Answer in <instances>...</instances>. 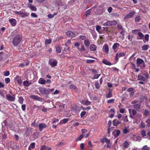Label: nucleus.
Segmentation results:
<instances>
[{
  "label": "nucleus",
  "mask_w": 150,
  "mask_h": 150,
  "mask_svg": "<svg viewBox=\"0 0 150 150\" xmlns=\"http://www.w3.org/2000/svg\"><path fill=\"white\" fill-rule=\"evenodd\" d=\"M21 41V38L19 35H16L13 40V44L14 46L18 45Z\"/></svg>",
  "instance_id": "obj_1"
},
{
  "label": "nucleus",
  "mask_w": 150,
  "mask_h": 150,
  "mask_svg": "<svg viewBox=\"0 0 150 150\" xmlns=\"http://www.w3.org/2000/svg\"><path fill=\"white\" fill-rule=\"evenodd\" d=\"M48 63L52 67H55L57 64V62L56 60L52 59H49Z\"/></svg>",
  "instance_id": "obj_2"
},
{
  "label": "nucleus",
  "mask_w": 150,
  "mask_h": 150,
  "mask_svg": "<svg viewBox=\"0 0 150 150\" xmlns=\"http://www.w3.org/2000/svg\"><path fill=\"white\" fill-rule=\"evenodd\" d=\"M15 13L20 15L21 17L23 18L27 17L29 15V13L26 12H23L21 11H16L15 12Z\"/></svg>",
  "instance_id": "obj_3"
},
{
  "label": "nucleus",
  "mask_w": 150,
  "mask_h": 150,
  "mask_svg": "<svg viewBox=\"0 0 150 150\" xmlns=\"http://www.w3.org/2000/svg\"><path fill=\"white\" fill-rule=\"evenodd\" d=\"M39 92L42 94L46 95L49 93V91L45 88L40 87L39 88Z\"/></svg>",
  "instance_id": "obj_4"
},
{
  "label": "nucleus",
  "mask_w": 150,
  "mask_h": 150,
  "mask_svg": "<svg viewBox=\"0 0 150 150\" xmlns=\"http://www.w3.org/2000/svg\"><path fill=\"white\" fill-rule=\"evenodd\" d=\"M137 63L138 65L143 63V66L142 67H140L141 68H143L145 67L146 66L144 64V60L141 59L137 58Z\"/></svg>",
  "instance_id": "obj_5"
},
{
  "label": "nucleus",
  "mask_w": 150,
  "mask_h": 150,
  "mask_svg": "<svg viewBox=\"0 0 150 150\" xmlns=\"http://www.w3.org/2000/svg\"><path fill=\"white\" fill-rule=\"evenodd\" d=\"M6 97L7 99L10 101L13 102L15 100V98L14 95L11 96L9 94H7Z\"/></svg>",
  "instance_id": "obj_6"
},
{
  "label": "nucleus",
  "mask_w": 150,
  "mask_h": 150,
  "mask_svg": "<svg viewBox=\"0 0 150 150\" xmlns=\"http://www.w3.org/2000/svg\"><path fill=\"white\" fill-rule=\"evenodd\" d=\"M9 150H14L16 147L15 144L13 142H11L8 145Z\"/></svg>",
  "instance_id": "obj_7"
},
{
  "label": "nucleus",
  "mask_w": 150,
  "mask_h": 150,
  "mask_svg": "<svg viewBox=\"0 0 150 150\" xmlns=\"http://www.w3.org/2000/svg\"><path fill=\"white\" fill-rule=\"evenodd\" d=\"M66 35L68 37L73 38L75 37V34L71 31H68L66 33Z\"/></svg>",
  "instance_id": "obj_8"
},
{
  "label": "nucleus",
  "mask_w": 150,
  "mask_h": 150,
  "mask_svg": "<svg viewBox=\"0 0 150 150\" xmlns=\"http://www.w3.org/2000/svg\"><path fill=\"white\" fill-rule=\"evenodd\" d=\"M9 21L13 26H15L16 24V21L15 19L12 18L10 19Z\"/></svg>",
  "instance_id": "obj_9"
},
{
  "label": "nucleus",
  "mask_w": 150,
  "mask_h": 150,
  "mask_svg": "<svg viewBox=\"0 0 150 150\" xmlns=\"http://www.w3.org/2000/svg\"><path fill=\"white\" fill-rule=\"evenodd\" d=\"M132 139L134 141H140L141 139V137L138 135H134L132 137Z\"/></svg>",
  "instance_id": "obj_10"
},
{
  "label": "nucleus",
  "mask_w": 150,
  "mask_h": 150,
  "mask_svg": "<svg viewBox=\"0 0 150 150\" xmlns=\"http://www.w3.org/2000/svg\"><path fill=\"white\" fill-rule=\"evenodd\" d=\"M39 130L41 131L42 129L46 128L47 126L46 124L43 123H41L40 124L38 125Z\"/></svg>",
  "instance_id": "obj_11"
},
{
  "label": "nucleus",
  "mask_w": 150,
  "mask_h": 150,
  "mask_svg": "<svg viewBox=\"0 0 150 150\" xmlns=\"http://www.w3.org/2000/svg\"><path fill=\"white\" fill-rule=\"evenodd\" d=\"M103 50L106 53H108L109 51L108 45L107 44L104 45L103 47Z\"/></svg>",
  "instance_id": "obj_12"
},
{
  "label": "nucleus",
  "mask_w": 150,
  "mask_h": 150,
  "mask_svg": "<svg viewBox=\"0 0 150 150\" xmlns=\"http://www.w3.org/2000/svg\"><path fill=\"white\" fill-rule=\"evenodd\" d=\"M134 14V12H130L128 14L126 15L124 17V18L126 19L132 17Z\"/></svg>",
  "instance_id": "obj_13"
},
{
  "label": "nucleus",
  "mask_w": 150,
  "mask_h": 150,
  "mask_svg": "<svg viewBox=\"0 0 150 150\" xmlns=\"http://www.w3.org/2000/svg\"><path fill=\"white\" fill-rule=\"evenodd\" d=\"M30 97L32 99L34 100H36L38 101H41V99L38 96H35V95H31L30 96Z\"/></svg>",
  "instance_id": "obj_14"
},
{
  "label": "nucleus",
  "mask_w": 150,
  "mask_h": 150,
  "mask_svg": "<svg viewBox=\"0 0 150 150\" xmlns=\"http://www.w3.org/2000/svg\"><path fill=\"white\" fill-rule=\"evenodd\" d=\"M120 133V130H114L113 132V134L115 138L118 136Z\"/></svg>",
  "instance_id": "obj_15"
},
{
  "label": "nucleus",
  "mask_w": 150,
  "mask_h": 150,
  "mask_svg": "<svg viewBox=\"0 0 150 150\" xmlns=\"http://www.w3.org/2000/svg\"><path fill=\"white\" fill-rule=\"evenodd\" d=\"M134 108L137 111L139 110L141 108V105L140 103H137L134 105Z\"/></svg>",
  "instance_id": "obj_16"
},
{
  "label": "nucleus",
  "mask_w": 150,
  "mask_h": 150,
  "mask_svg": "<svg viewBox=\"0 0 150 150\" xmlns=\"http://www.w3.org/2000/svg\"><path fill=\"white\" fill-rule=\"evenodd\" d=\"M102 62L106 65L110 66L112 65L110 62L105 59H103Z\"/></svg>",
  "instance_id": "obj_17"
},
{
  "label": "nucleus",
  "mask_w": 150,
  "mask_h": 150,
  "mask_svg": "<svg viewBox=\"0 0 150 150\" xmlns=\"http://www.w3.org/2000/svg\"><path fill=\"white\" fill-rule=\"evenodd\" d=\"M129 143L127 141H125L123 144L124 149H127L129 146Z\"/></svg>",
  "instance_id": "obj_18"
},
{
  "label": "nucleus",
  "mask_w": 150,
  "mask_h": 150,
  "mask_svg": "<svg viewBox=\"0 0 150 150\" xmlns=\"http://www.w3.org/2000/svg\"><path fill=\"white\" fill-rule=\"evenodd\" d=\"M138 79L139 80H141L144 81L146 80V78L142 75L139 74L138 76Z\"/></svg>",
  "instance_id": "obj_19"
},
{
  "label": "nucleus",
  "mask_w": 150,
  "mask_h": 150,
  "mask_svg": "<svg viewBox=\"0 0 150 150\" xmlns=\"http://www.w3.org/2000/svg\"><path fill=\"white\" fill-rule=\"evenodd\" d=\"M96 46L93 44L91 45L90 46V49L91 51H95L96 50Z\"/></svg>",
  "instance_id": "obj_20"
},
{
  "label": "nucleus",
  "mask_w": 150,
  "mask_h": 150,
  "mask_svg": "<svg viewBox=\"0 0 150 150\" xmlns=\"http://www.w3.org/2000/svg\"><path fill=\"white\" fill-rule=\"evenodd\" d=\"M28 6L32 11H35L37 10V8L35 6H32L31 4H29Z\"/></svg>",
  "instance_id": "obj_21"
},
{
  "label": "nucleus",
  "mask_w": 150,
  "mask_h": 150,
  "mask_svg": "<svg viewBox=\"0 0 150 150\" xmlns=\"http://www.w3.org/2000/svg\"><path fill=\"white\" fill-rule=\"evenodd\" d=\"M62 47L60 45H57L56 47V51L57 52L59 53L61 52L62 50Z\"/></svg>",
  "instance_id": "obj_22"
},
{
  "label": "nucleus",
  "mask_w": 150,
  "mask_h": 150,
  "mask_svg": "<svg viewBox=\"0 0 150 150\" xmlns=\"http://www.w3.org/2000/svg\"><path fill=\"white\" fill-rule=\"evenodd\" d=\"M46 83V80L42 78H40L38 81V83L41 84H44Z\"/></svg>",
  "instance_id": "obj_23"
},
{
  "label": "nucleus",
  "mask_w": 150,
  "mask_h": 150,
  "mask_svg": "<svg viewBox=\"0 0 150 150\" xmlns=\"http://www.w3.org/2000/svg\"><path fill=\"white\" fill-rule=\"evenodd\" d=\"M68 120V119L67 118L61 120L60 122H59L58 124H65L66 123Z\"/></svg>",
  "instance_id": "obj_24"
},
{
  "label": "nucleus",
  "mask_w": 150,
  "mask_h": 150,
  "mask_svg": "<svg viewBox=\"0 0 150 150\" xmlns=\"http://www.w3.org/2000/svg\"><path fill=\"white\" fill-rule=\"evenodd\" d=\"M81 103L83 104L88 105L91 104V102L88 100H83L81 101Z\"/></svg>",
  "instance_id": "obj_25"
},
{
  "label": "nucleus",
  "mask_w": 150,
  "mask_h": 150,
  "mask_svg": "<svg viewBox=\"0 0 150 150\" xmlns=\"http://www.w3.org/2000/svg\"><path fill=\"white\" fill-rule=\"evenodd\" d=\"M41 150H51V148L46 146L45 145L43 146H42L40 149Z\"/></svg>",
  "instance_id": "obj_26"
},
{
  "label": "nucleus",
  "mask_w": 150,
  "mask_h": 150,
  "mask_svg": "<svg viewBox=\"0 0 150 150\" xmlns=\"http://www.w3.org/2000/svg\"><path fill=\"white\" fill-rule=\"evenodd\" d=\"M35 143L34 142L32 143L30 145L28 148V150H32L35 148Z\"/></svg>",
  "instance_id": "obj_27"
},
{
  "label": "nucleus",
  "mask_w": 150,
  "mask_h": 150,
  "mask_svg": "<svg viewBox=\"0 0 150 150\" xmlns=\"http://www.w3.org/2000/svg\"><path fill=\"white\" fill-rule=\"evenodd\" d=\"M120 46V44L118 43H115L113 45L112 47V49L115 50L117 47H118Z\"/></svg>",
  "instance_id": "obj_28"
},
{
  "label": "nucleus",
  "mask_w": 150,
  "mask_h": 150,
  "mask_svg": "<svg viewBox=\"0 0 150 150\" xmlns=\"http://www.w3.org/2000/svg\"><path fill=\"white\" fill-rule=\"evenodd\" d=\"M0 136L1 137H2V139H5L6 137V134L3 131V132H1L0 134Z\"/></svg>",
  "instance_id": "obj_29"
},
{
  "label": "nucleus",
  "mask_w": 150,
  "mask_h": 150,
  "mask_svg": "<svg viewBox=\"0 0 150 150\" xmlns=\"http://www.w3.org/2000/svg\"><path fill=\"white\" fill-rule=\"evenodd\" d=\"M104 140H105V142H106V144H107V148H109L110 147V146L109 145V144L110 143V140L108 139L107 138H104Z\"/></svg>",
  "instance_id": "obj_30"
},
{
  "label": "nucleus",
  "mask_w": 150,
  "mask_h": 150,
  "mask_svg": "<svg viewBox=\"0 0 150 150\" xmlns=\"http://www.w3.org/2000/svg\"><path fill=\"white\" fill-rule=\"evenodd\" d=\"M149 45H144L142 47V49L143 50H146L148 49Z\"/></svg>",
  "instance_id": "obj_31"
},
{
  "label": "nucleus",
  "mask_w": 150,
  "mask_h": 150,
  "mask_svg": "<svg viewBox=\"0 0 150 150\" xmlns=\"http://www.w3.org/2000/svg\"><path fill=\"white\" fill-rule=\"evenodd\" d=\"M138 36L140 37V38L138 39L142 40L144 37V35L141 32H139L138 33Z\"/></svg>",
  "instance_id": "obj_32"
},
{
  "label": "nucleus",
  "mask_w": 150,
  "mask_h": 150,
  "mask_svg": "<svg viewBox=\"0 0 150 150\" xmlns=\"http://www.w3.org/2000/svg\"><path fill=\"white\" fill-rule=\"evenodd\" d=\"M129 130L127 128L125 127L123 129V132L124 134H126L129 133Z\"/></svg>",
  "instance_id": "obj_33"
},
{
  "label": "nucleus",
  "mask_w": 150,
  "mask_h": 150,
  "mask_svg": "<svg viewBox=\"0 0 150 150\" xmlns=\"http://www.w3.org/2000/svg\"><path fill=\"white\" fill-rule=\"evenodd\" d=\"M84 135L83 134L80 135L76 139V141H80L84 137Z\"/></svg>",
  "instance_id": "obj_34"
},
{
  "label": "nucleus",
  "mask_w": 150,
  "mask_h": 150,
  "mask_svg": "<svg viewBox=\"0 0 150 150\" xmlns=\"http://www.w3.org/2000/svg\"><path fill=\"white\" fill-rule=\"evenodd\" d=\"M84 44L86 46H89L90 45V42L89 40L86 39L84 41Z\"/></svg>",
  "instance_id": "obj_35"
},
{
  "label": "nucleus",
  "mask_w": 150,
  "mask_h": 150,
  "mask_svg": "<svg viewBox=\"0 0 150 150\" xmlns=\"http://www.w3.org/2000/svg\"><path fill=\"white\" fill-rule=\"evenodd\" d=\"M110 26L116 25L117 22L115 21H109Z\"/></svg>",
  "instance_id": "obj_36"
},
{
  "label": "nucleus",
  "mask_w": 150,
  "mask_h": 150,
  "mask_svg": "<svg viewBox=\"0 0 150 150\" xmlns=\"http://www.w3.org/2000/svg\"><path fill=\"white\" fill-rule=\"evenodd\" d=\"M23 100L24 99L21 96L19 97L18 102L20 104H22Z\"/></svg>",
  "instance_id": "obj_37"
},
{
  "label": "nucleus",
  "mask_w": 150,
  "mask_h": 150,
  "mask_svg": "<svg viewBox=\"0 0 150 150\" xmlns=\"http://www.w3.org/2000/svg\"><path fill=\"white\" fill-rule=\"evenodd\" d=\"M69 87L71 89H74L76 90V91H77V88L76 87V86H75L73 85H71Z\"/></svg>",
  "instance_id": "obj_38"
},
{
  "label": "nucleus",
  "mask_w": 150,
  "mask_h": 150,
  "mask_svg": "<svg viewBox=\"0 0 150 150\" xmlns=\"http://www.w3.org/2000/svg\"><path fill=\"white\" fill-rule=\"evenodd\" d=\"M101 28V27L99 25H97L96 26V30L99 32L100 33H101V31H100Z\"/></svg>",
  "instance_id": "obj_39"
},
{
  "label": "nucleus",
  "mask_w": 150,
  "mask_h": 150,
  "mask_svg": "<svg viewBox=\"0 0 150 150\" xmlns=\"http://www.w3.org/2000/svg\"><path fill=\"white\" fill-rule=\"evenodd\" d=\"M23 84L25 86H28L30 85L29 82L28 81H25L23 82Z\"/></svg>",
  "instance_id": "obj_40"
},
{
  "label": "nucleus",
  "mask_w": 150,
  "mask_h": 150,
  "mask_svg": "<svg viewBox=\"0 0 150 150\" xmlns=\"http://www.w3.org/2000/svg\"><path fill=\"white\" fill-rule=\"evenodd\" d=\"M123 120L124 122H126L128 121L127 116V115H126L125 116L123 117Z\"/></svg>",
  "instance_id": "obj_41"
},
{
  "label": "nucleus",
  "mask_w": 150,
  "mask_h": 150,
  "mask_svg": "<svg viewBox=\"0 0 150 150\" xmlns=\"http://www.w3.org/2000/svg\"><path fill=\"white\" fill-rule=\"evenodd\" d=\"M56 14V13H54V14H49L47 16L48 18H53Z\"/></svg>",
  "instance_id": "obj_42"
},
{
  "label": "nucleus",
  "mask_w": 150,
  "mask_h": 150,
  "mask_svg": "<svg viewBox=\"0 0 150 150\" xmlns=\"http://www.w3.org/2000/svg\"><path fill=\"white\" fill-rule=\"evenodd\" d=\"M95 86H96V87L97 88V89H98L100 87V85H99V82L98 81H96V82H95Z\"/></svg>",
  "instance_id": "obj_43"
},
{
  "label": "nucleus",
  "mask_w": 150,
  "mask_h": 150,
  "mask_svg": "<svg viewBox=\"0 0 150 150\" xmlns=\"http://www.w3.org/2000/svg\"><path fill=\"white\" fill-rule=\"evenodd\" d=\"M86 114V112L85 111H82L80 114L81 118H82Z\"/></svg>",
  "instance_id": "obj_44"
},
{
  "label": "nucleus",
  "mask_w": 150,
  "mask_h": 150,
  "mask_svg": "<svg viewBox=\"0 0 150 150\" xmlns=\"http://www.w3.org/2000/svg\"><path fill=\"white\" fill-rule=\"evenodd\" d=\"M118 55H119V57H120L124 56L125 55V54L124 52H121L118 54Z\"/></svg>",
  "instance_id": "obj_45"
},
{
  "label": "nucleus",
  "mask_w": 150,
  "mask_h": 150,
  "mask_svg": "<svg viewBox=\"0 0 150 150\" xmlns=\"http://www.w3.org/2000/svg\"><path fill=\"white\" fill-rule=\"evenodd\" d=\"M149 147H148L147 145L144 146L142 148V150H149Z\"/></svg>",
  "instance_id": "obj_46"
},
{
  "label": "nucleus",
  "mask_w": 150,
  "mask_h": 150,
  "mask_svg": "<svg viewBox=\"0 0 150 150\" xmlns=\"http://www.w3.org/2000/svg\"><path fill=\"white\" fill-rule=\"evenodd\" d=\"M130 110H132V113L133 115H136L137 113V112L136 110H134V109H129V111L130 112Z\"/></svg>",
  "instance_id": "obj_47"
},
{
  "label": "nucleus",
  "mask_w": 150,
  "mask_h": 150,
  "mask_svg": "<svg viewBox=\"0 0 150 150\" xmlns=\"http://www.w3.org/2000/svg\"><path fill=\"white\" fill-rule=\"evenodd\" d=\"M52 41L51 39H46L45 41V43L46 44H50L51 42Z\"/></svg>",
  "instance_id": "obj_48"
},
{
  "label": "nucleus",
  "mask_w": 150,
  "mask_h": 150,
  "mask_svg": "<svg viewBox=\"0 0 150 150\" xmlns=\"http://www.w3.org/2000/svg\"><path fill=\"white\" fill-rule=\"evenodd\" d=\"M100 76V74H95L93 77L92 79H97Z\"/></svg>",
  "instance_id": "obj_49"
},
{
  "label": "nucleus",
  "mask_w": 150,
  "mask_h": 150,
  "mask_svg": "<svg viewBox=\"0 0 150 150\" xmlns=\"http://www.w3.org/2000/svg\"><path fill=\"white\" fill-rule=\"evenodd\" d=\"M103 25L105 26H110L109 21H108L106 22L103 23Z\"/></svg>",
  "instance_id": "obj_50"
},
{
  "label": "nucleus",
  "mask_w": 150,
  "mask_h": 150,
  "mask_svg": "<svg viewBox=\"0 0 150 150\" xmlns=\"http://www.w3.org/2000/svg\"><path fill=\"white\" fill-rule=\"evenodd\" d=\"M10 74V72L9 71H6L4 72V75L5 76H8Z\"/></svg>",
  "instance_id": "obj_51"
},
{
  "label": "nucleus",
  "mask_w": 150,
  "mask_h": 150,
  "mask_svg": "<svg viewBox=\"0 0 150 150\" xmlns=\"http://www.w3.org/2000/svg\"><path fill=\"white\" fill-rule=\"evenodd\" d=\"M112 96V93L111 92H109L108 94L106 95V97L107 98H110Z\"/></svg>",
  "instance_id": "obj_52"
},
{
  "label": "nucleus",
  "mask_w": 150,
  "mask_h": 150,
  "mask_svg": "<svg viewBox=\"0 0 150 150\" xmlns=\"http://www.w3.org/2000/svg\"><path fill=\"white\" fill-rule=\"evenodd\" d=\"M117 27L118 30H123L122 26L120 24H118L117 25Z\"/></svg>",
  "instance_id": "obj_53"
},
{
  "label": "nucleus",
  "mask_w": 150,
  "mask_h": 150,
  "mask_svg": "<svg viewBox=\"0 0 150 150\" xmlns=\"http://www.w3.org/2000/svg\"><path fill=\"white\" fill-rule=\"evenodd\" d=\"M31 16L33 18H37L38 17V16L35 13H32L31 14Z\"/></svg>",
  "instance_id": "obj_54"
},
{
  "label": "nucleus",
  "mask_w": 150,
  "mask_h": 150,
  "mask_svg": "<svg viewBox=\"0 0 150 150\" xmlns=\"http://www.w3.org/2000/svg\"><path fill=\"white\" fill-rule=\"evenodd\" d=\"M5 82L6 83H8L10 81V79L9 78H7L5 79Z\"/></svg>",
  "instance_id": "obj_55"
},
{
  "label": "nucleus",
  "mask_w": 150,
  "mask_h": 150,
  "mask_svg": "<svg viewBox=\"0 0 150 150\" xmlns=\"http://www.w3.org/2000/svg\"><path fill=\"white\" fill-rule=\"evenodd\" d=\"M149 111L146 110H145L144 112V115L145 116H147V115H149Z\"/></svg>",
  "instance_id": "obj_56"
},
{
  "label": "nucleus",
  "mask_w": 150,
  "mask_h": 150,
  "mask_svg": "<svg viewBox=\"0 0 150 150\" xmlns=\"http://www.w3.org/2000/svg\"><path fill=\"white\" fill-rule=\"evenodd\" d=\"M94 61L95 60H88L86 61V62L88 64H91L93 63Z\"/></svg>",
  "instance_id": "obj_57"
},
{
  "label": "nucleus",
  "mask_w": 150,
  "mask_h": 150,
  "mask_svg": "<svg viewBox=\"0 0 150 150\" xmlns=\"http://www.w3.org/2000/svg\"><path fill=\"white\" fill-rule=\"evenodd\" d=\"M91 12V9L87 10L86 12V15L87 16L89 15Z\"/></svg>",
  "instance_id": "obj_58"
},
{
  "label": "nucleus",
  "mask_w": 150,
  "mask_h": 150,
  "mask_svg": "<svg viewBox=\"0 0 150 150\" xmlns=\"http://www.w3.org/2000/svg\"><path fill=\"white\" fill-rule=\"evenodd\" d=\"M149 35L148 34L146 35L145 37V39L146 41H148L149 40Z\"/></svg>",
  "instance_id": "obj_59"
},
{
  "label": "nucleus",
  "mask_w": 150,
  "mask_h": 150,
  "mask_svg": "<svg viewBox=\"0 0 150 150\" xmlns=\"http://www.w3.org/2000/svg\"><path fill=\"white\" fill-rule=\"evenodd\" d=\"M79 38L82 40H84L86 39V37L85 36H82L81 35L79 36Z\"/></svg>",
  "instance_id": "obj_60"
},
{
  "label": "nucleus",
  "mask_w": 150,
  "mask_h": 150,
  "mask_svg": "<svg viewBox=\"0 0 150 150\" xmlns=\"http://www.w3.org/2000/svg\"><path fill=\"white\" fill-rule=\"evenodd\" d=\"M141 134L143 137H144L146 136V132L144 130H143L142 131Z\"/></svg>",
  "instance_id": "obj_61"
},
{
  "label": "nucleus",
  "mask_w": 150,
  "mask_h": 150,
  "mask_svg": "<svg viewBox=\"0 0 150 150\" xmlns=\"http://www.w3.org/2000/svg\"><path fill=\"white\" fill-rule=\"evenodd\" d=\"M64 50V52H66L67 53H68L69 52V47H68L67 48H65Z\"/></svg>",
  "instance_id": "obj_62"
},
{
  "label": "nucleus",
  "mask_w": 150,
  "mask_h": 150,
  "mask_svg": "<svg viewBox=\"0 0 150 150\" xmlns=\"http://www.w3.org/2000/svg\"><path fill=\"white\" fill-rule=\"evenodd\" d=\"M52 120V123H54L56 122H58L59 121V120L54 118V119Z\"/></svg>",
  "instance_id": "obj_63"
},
{
  "label": "nucleus",
  "mask_w": 150,
  "mask_h": 150,
  "mask_svg": "<svg viewBox=\"0 0 150 150\" xmlns=\"http://www.w3.org/2000/svg\"><path fill=\"white\" fill-rule=\"evenodd\" d=\"M145 125L144 122H142L140 125V127L142 128H144L145 127Z\"/></svg>",
  "instance_id": "obj_64"
}]
</instances>
